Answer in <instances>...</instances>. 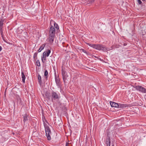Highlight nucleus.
I'll return each mask as SVG.
<instances>
[{
  "label": "nucleus",
  "mask_w": 146,
  "mask_h": 146,
  "mask_svg": "<svg viewBox=\"0 0 146 146\" xmlns=\"http://www.w3.org/2000/svg\"><path fill=\"white\" fill-rule=\"evenodd\" d=\"M95 0H88L87 1L88 4H91L93 3Z\"/></svg>",
  "instance_id": "nucleus-22"
},
{
  "label": "nucleus",
  "mask_w": 146,
  "mask_h": 146,
  "mask_svg": "<svg viewBox=\"0 0 146 146\" xmlns=\"http://www.w3.org/2000/svg\"><path fill=\"white\" fill-rule=\"evenodd\" d=\"M4 40V41L5 42H6L7 43L9 44V43L7 42L5 40Z\"/></svg>",
  "instance_id": "nucleus-33"
},
{
  "label": "nucleus",
  "mask_w": 146,
  "mask_h": 146,
  "mask_svg": "<svg viewBox=\"0 0 146 146\" xmlns=\"http://www.w3.org/2000/svg\"><path fill=\"white\" fill-rule=\"evenodd\" d=\"M4 20H1L0 21V27H3V24Z\"/></svg>",
  "instance_id": "nucleus-21"
},
{
  "label": "nucleus",
  "mask_w": 146,
  "mask_h": 146,
  "mask_svg": "<svg viewBox=\"0 0 146 146\" xmlns=\"http://www.w3.org/2000/svg\"><path fill=\"white\" fill-rule=\"evenodd\" d=\"M133 87L137 90L143 93H146V89L143 87L142 86L139 85L134 86Z\"/></svg>",
  "instance_id": "nucleus-4"
},
{
  "label": "nucleus",
  "mask_w": 146,
  "mask_h": 146,
  "mask_svg": "<svg viewBox=\"0 0 146 146\" xmlns=\"http://www.w3.org/2000/svg\"><path fill=\"white\" fill-rule=\"evenodd\" d=\"M110 143H108L106 144L107 146H110Z\"/></svg>",
  "instance_id": "nucleus-30"
},
{
  "label": "nucleus",
  "mask_w": 146,
  "mask_h": 146,
  "mask_svg": "<svg viewBox=\"0 0 146 146\" xmlns=\"http://www.w3.org/2000/svg\"><path fill=\"white\" fill-rule=\"evenodd\" d=\"M86 44L93 48L99 50H102L103 51H105L106 50L108 51L110 50L109 48H106L102 44H93L88 43H86Z\"/></svg>",
  "instance_id": "nucleus-1"
},
{
  "label": "nucleus",
  "mask_w": 146,
  "mask_h": 146,
  "mask_svg": "<svg viewBox=\"0 0 146 146\" xmlns=\"http://www.w3.org/2000/svg\"><path fill=\"white\" fill-rule=\"evenodd\" d=\"M61 73L62 76L65 75L67 74L65 70L63 68H62L61 70Z\"/></svg>",
  "instance_id": "nucleus-18"
},
{
  "label": "nucleus",
  "mask_w": 146,
  "mask_h": 146,
  "mask_svg": "<svg viewBox=\"0 0 146 146\" xmlns=\"http://www.w3.org/2000/svg\"><path fill=\"white\" fill-rule=\"evenodd\" d=\"M111 143L110 138V137L108 135L106 138V144H107L108 143Z\"/></svg>",
  "instance_id": "nucleus-15"
},
{
  "label": "nucleus",
  "mask_w": 146,
  "mask_h": 146,
  "mask_svg": "<svg viewBox=\"0 0 146 146\" xmlns=\"http://www.w3.org/2000/svg\"><path fill=\"white\" fill-rule=\"evenodd\" d=\"M127 104H124L121 103H118V107L119 108H123L128 107Z\"/></svg>",
  "instance_id": "nucleus-11"
},
{
  "label": "nucleus",
  "mask_w": 146,
  "mask_h": 146,
  "mask_svg": "<svg viewBox=\"0 0 146 146\" xmlns=\"http://www.w3.org/2000/svg\"><path fill=\"white\" fill-rule=\"evenodd\" d=\"M45 45V43L42 44L39 48L38 50V52H40L44 48Z\"/></svg>",
  "instance_id": "nucleus-16"
},
{
  "label": "nucleus",
  "mask_w": 146,
  "mask_h": 146,
  "mask_svg": "<svg viewBox=\"0 0 146 146\" xmlns=\"http://www.w3.org/2000/svg\"><path fill=\"white\" fill-rule=\"evenodd\" d=\"M38 83L40 85H41L42 84V80H41V78L40 74H38Z\"/></svg>",
  "instance_id": "nucleus-17"
},
{
  "label": "nucleus",
  "mask_w": 146,
  "mask_h": 146,
  "mask_svg": "<svg viewBox=\"0 0 146 146\" xmlns=\"http://www.w3.org/2000/svg\"><path fill=\"white\" fill-rule=\"evenodd\" d=\"M93 56H94V57L95 58H97V57H96V56H94L93 55Z\"/></svg>",
  "instance_id": "nucleus-34"
},
{
  "label": "nucleus",
  "mask_w": 146,
  "mask_h": 146,
  "mask_svg": "<svg viewBox=\"0 0 146 146\" xmlns=\"http://www.w3.org/2000/svg\"><path fill=\"white\" fill-rule=\"evenodd\" d=\"M44 126L46 132V135L47 137L48 140H50L51 139V137L50 136V134L51 133L50 129L49 127L46 123L44 124Z\"/></svg>",
  "instance_id": "nucleus-2"
},
{
  "label": "nucleus",
  "mask_w": 146,
  "mask_h": 146,
  "mask_svg": "<svg viewBox=\"0 0 146 146\" xmlns=\"http://www.w3.org/2000/svg\"><path fill=\"white\" fill-rule=\"evenodd\" d=\"M137 1L138 3L140 5H142V2L141 0H137Z\"/></svg>",
  "instance_id": "nucleus-25"
},
{
  "label": "nucleus",
  "mask_w": 146,
  "mask_h": 146,
  "mask_svg": "<svg viewBox=\"0 0 146 146\" xmlns=\"http://www.w3.org/2000/svg\"><path fill=\"white\" fill-rule=\"evenodd\" d=\"M48 38L49 42L50 44H52L53 42L54 39V38L55 36H49Z\"/></svg>",
  "instance_id": "nucleus-8"
},
{
  "label": "nucleus",
  "mask_w": 146,
  "mask_h": 146,
  "mask_svg": "<svg viewBox=\"0 0 146 146\" xmlns=\"http://www.w3.org/2000/svg\"><path fill=\"white\" fill-rule=\"evenodd\" d=\"M64 84L67 82L68 80V76L67 74H66L65 75L62 76Z\"/></svg>",
  "instance_id": "nucleus-10"
},
{
  "label": "nucleus",
  "mask_w": 146,
  "mask_h": 146,
  "mask_svg": "<svg viewBox=\"0 0 146 146\" xmlns=\"http://www.w3.org/2000/svg\"><path fill=\"white\" fill-rule=\"evenodd\" d=\"M82 52L86 53V54H88V52H87L86 51V50L84 49H82Z\"/></svg>",
  "instance_id": "nucleus-26"
},
{
  "label": "nucleus",
  "mask_w": 146,
  "mask_h": 146,
  "mask_svg": "<svg viewBox=\"0 0 146 146\" xmlns=\"http://www.w3.org/2000/svg\"><path fill=\"white\" fill-rule=\"evenodd\" d=\"M110 104L112 107L117 108L118 107V103H116L114 102L110 101Z\"/></svg>",
  "instance_id": "nucleus-7"
},
{
  "label": "nucleus",
  "mask_w": 146,
  "mask_h": 146,
  "mask_svg": "<svg viewBox=\"0 0 146 146\" xmlns=\"http://www.w3.org/2000/svg\"><path fill=\"white\" fill-rule=\"evenodd\" d=\"M55 29L52 26L50 29L49 31V36H55Z\"/></svg>",
  "instance_id": "nucleus-6"
},
{
  "label": "nucleus",
  "mask_w": 146,
  "mask_h": 146,
  "mask_svg": "<svg viewBox=\"0 0 146 146\" xmlns=\"http://www.w3.org/2000/svg\"><path fill=\"white\" fill-rule=\"evenodd\" d=\"M143 1H145V0H142Z\"/></svg>",
  "instance_id": "nucleus-36"
},
{
  "label": "nucleus",
  "mask_w": 146,
  "mask_h": 146,
  "mask_svg": "<svg viewBox=\"0 0 146 146\" xmlns=\"http://www.w3.org/2000/svg\"><path fill=\"white\" fill-rule=\"evenodd\" d=\"M2 50V47L1 46H0V51H1Z\"/></svg>",
  "instance_id": "nucleus-32"
},
{
  "label": "nucleus",
  "mask_w": 146,
  "mask_h": 146,
  "mask_svg": "<svg viewBox=\"0 0 146 146\" xmlns=\"http://www.w3.org/2000/svg\"><path fill=\"white\" fill-rule=\"evenodd\" d=\"M50 97L52 102L53 100H59L60 98V94L52 91L51 93Z\"/></svg>",
  "instance_id": "nucleus-3"
},
{
  "label": "nucleus",
  "mask_w": 146,
  "mask_h": 146,
  "mask_svg": "<svg viewBox=\"0 0 146 146\" xmlns=\"http://www.w3.org/2000/svg\"><path fill=\"white\" fill-rule=\"evenodd\" d=\"M23 121L24 122V123L25 124V121L28 120V117L29 115L25 113L24 115H23Z\"/></svg>",
  "instance_id": "nucleus-9"
},
{
  "label": "nucleus",
  "mask_w": 146,
  "mask_h": 146,
  "mask_svg": "<svg viewBox=\"0 0 146 146\" xmlns=\"http://www.w3.org/2000/svg\"><path fill=\"white\" fill-rule=\"evenodd\" d=\"M21 78H22V80L23 83H25V80L26 78V77L24 74V72H21Z\"/></svg>",
  "instance_id": "nucleus-14"
},
{
  "label": "nucleus",
  "mask_w": 146,
  "mask_h": 146,
  "mask_svg": "<svg viewBox=\"0 0 146 146\" xmlns=\"http://www.w3.org/2000/svg\"><path fill=\"white\" fill-rule=\"evenodd\" d=\"M55 79L56 83L60 82V80L59 77V76L56 75V72H54Z\"/></svg>",
  "instance_id": "nucleus-12"
},
{
  "label": "nucleus",
  "mask_w": 146,
  "mask_h": 146,
  "mask_svg": "<svg viewBox=\"0 0 146 146\" xmlns=\"http://www.w3.org/2000/svg\"><path fill=\"white\" fill-rule=\"evenodd\" d=\"M56 84L58 88H61L62 86L60 82H56Z\"/></svg>",
  "instance_id": "nucleus-19"
},
{
  "label": "nucleus",
  "mask_w": 146,
  "mask_h": 146,
  "mask_svg": "<svg viewBox=\"0 0 146 146\" xmlns=\"http://www.w3.org/2000/svg\"><path fill=\"white\" fill-rule=\"evenodd\" d=\"M127 45V44L126 43H124L123 44V45L124 46H125Z\"/></svg>",
  "instance_id": "nucleus-29"
},
{
  "label": "nucleus",
  "mask_w": 146,
  "mask_h": 146,
  "mask_svg": "<svg viewBox=\"0 0 146 146\" xmlns=\"http://www.w3.org/2000/svg\"><path fill=\"white\" fill-rule=\"evenodd\" d=\"M51 52L50 50L49 49H48L46 51H44L43 53V56L41 57V60L42 62L43 63L44 62V61L43 58H46V56L48 57L49 56ZM46 60V58L44 59V61Z\"/></svg>",
  "instance_id": "nucleus-5"
},
{
  "label": "nucleus",
  "mask_w": 146,
  "mask_h": 146,
  "mask_svg": "<svg viewBox=\"0 0 146 146\" xmlns=\"http://www.w3.org/2000/svg\"><path fill=\"white\" fill-rule=\"evenodd\" d=\"M36 64L37 66H40V62L39 60H37L36 61Z\"/></svg>",
  "instance_id": "nucleus-24"
},
{
  "label": "nucleus",
  "mask_w": 146,
  "mask_h": 146,
  "mask_svg": "<svg viewBox=\"0 0 146 146\" xmlns=\"http://www.w3.org/2000/svg\"><path fill=\"white\" fill-rule=\"evenodd\" d=\"M111 146H114V145H113Z\"/></svg>",
  "instance_id": "nucleus-35"
},
{
  "label": "nucleus",
  "mask_w": 146,
  "mask_h": 146,
  "mask_svg": "<svg viewBox=\"0 0 146 146\" xmlns=\"http://www.w3.org/2000/svg\"><path fill=\"white\" fill-rule=\"evenodd\" d=\"M2 28L3 27H0V31L1 32L3 31Z\"/></svg>",
  "instance_id": "nucleus-27"
},
{
  "label": "nucleus",
  "mask_w": 146,
  "mask_h": 146,
  "mask_svg": "<svg viewBox=\"0 0 146 146\" xmlns=\"http://www.w3.org/2000/svg\"><path fill=\"white\" fill-rule=\"evenodd\" d=\"M68 144H69V143H66V146H69Z\"/></svg>",
  "instance_id": "nucleus-31"
},
{
  "label": "nucleus",
  "mask_w": 146,
  "mask_h": 146,
  "mask_svg": "<svg viewBox=\"0 0 146 146\" xmlns=\"http://www.w3.org/2000/svg\"><path fill=\"white\" fill-rule=\"evenodd\" d=\"M54 22V27H55V28L57 29H59V27L58 25L55 22Z\"/></svg>",
  "instance_id": "nucleus-20"
},
{
  "label": "nucleus",
  "mask_w": 146,
  "mask_h": 146,
  "mask_svg": "<svg viewBox=\"0 0 146 146\" xmlns=\"http://www.w3.org/2000/svg\"><path fill=\"white\" fill-rule=\"evenodd\" d=\"M38 53L36 52H35L33 55V58L34 59H36L37 58V56Z\"/></svg>",
  "instance_id": "nucleus-23"
},
{
  "label": "nucleus",
  "mask_w": 146,
  "mask_h": 146,
  "mask_svg": "<svg viewBox=\"0 0 146 146\" xmlns=\"http://www.w3.org/2000/svg\"><path fill=\"white\" fill-rule=\"evenodd\" d=\"M3 32H1V36H2V37L3 36Z\"/></svg>",
  "instance_id": "nucleus-28"
},
{
  "label": "nucleus",
  "mask_w": 146,
  "mask_h": 146,
  "mask_svg": "<svg viewBox=\"0 0 146 146\" xmlns=\"http://www.w3.org/2000/svg\"><path fill=\"white\" fill-rule=\"evenodd\" d=\"M44 76H45V80L47 81L48 80V72L47 70H45L44 73Z\"/></svg>",
  "instance_id": "nucleus-13"
}]
</instances>
